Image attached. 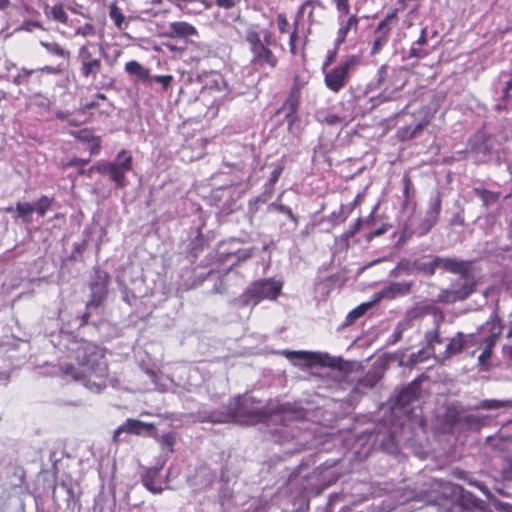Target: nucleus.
Masks as SVG:
<instances>
[{"label":"nucleus","instance_id":"obj_1","mask_svg":"<svg viewBox=\"0 0 512 512\" xmlns=\"http://www.w3.org/2000/svg\"><path fill=\"white\" fill-rule=\"evenodd\" d=\"M59 367L65 376L82 381L85 387L97 393L107 386L109 367L105 359V349L94 342L85 339L71 340Z\"/></svg>","mask_w":512,"mask_h":512},{"label":"nucleus","instance_id":"obj_2","mask_svg":"<svg viewBox=\"0 0 512 512\" xmlns=\"http://www.w3.org/2000/svg\"><path fill=\"white\" fill-rule=\"evenodd\" d=\"M244 39L248 43L251 53L250 63L254 67H269L273 69L277 66L278 58L270 48L274 43L273 35L270 31L265 30L263 38H261L260 25L249 24L245 30Z\"/></svg>","mask_w":512,"mask_h":512},{"label":"nucleus","instance_id":"obj_3","mask_svg":"<svg viewBox=\"0 0 512 512\" xmlns=\"http://www.w3.org/2000/svg\"><path fill=\"white\" fill-rule=\"evenodd\" d=\"M132 169L133 156L129 150L122 149L117 153L114 161L100 160L88 170L80 167L78 174L91 177V173L96 171L102 175H107L117 189H123L128 185L126 174Z\"/></svg>","mask_w":512,"mask_h":512},{"label":"nucleus","instance_id":"obj_4","mask_svg":"<svg viewBox=\"0 0 512 512\" xmlns=\"http://www.w3.org/2000/svg\"><path fill=\"white\" fill-rule=\"evenodd\" d=\"M282 287V282L270 278L253 281L240 295V305L245 307L250 303L257 305L263 300H276Z\"/></svg>","mask_w":512,"mask_h":512},{"label":"nucleus","instance_id":"obj_5","mask_svg":"<svg viewBox=\"0 0 512 512\" xmlns=\"http://www.w3.org/2000/svg\"><path fill=\"white\" fill-rule=\"evenodd\" d=\"M252 402L247 399L237 400L234 407H229L227 414L223 417L213 420L218 423L236 422L246 425H254L267 418V412L264 409L251 407Z\"/></svg>","mask_w":512,"mask_h":512},{"label":"nucleus","instance_id":"obj_6","mask_svg":"<svg viewBox=\"0 0 512 512\" xmlns=\"http://www.w3.org/2000/svg\"><path fill=\"white\" fill-rule=\"evenodd\" d=\"M110 280L111 277L107 271L99 266L93 267V273L88 282L90 298L85 305L86 310L97 309L104 304L109 293Z\"/></svg>","mask_w":512,"mask_h":512},{"label":"nucleus","instance_id":"obj_7","mask_svg":"<svg viewBox=\"0 0 512 512\" xmlns=\"http://www.w3.org/2000/svg\"><path fill=\"white\" fill-rule=\"evenodd\" d=\"M301 87L299 78L295 77L289 96L274 115L275 124L285 128H292L296 124V113L300 104Z\"/></svg>","mask_w":512,"mask_h":512},{"label":"nucleus","instance_id":"obj_8","mask_svg":"<svg viewBox=\"0 0 512 512\" xmlns=\"http://www.w3.org/2000/svg\"><path fill=\"white\" fill-rule=\"evenodd\" d=\"M76 59L80 64V75L85 79L96 80L103 65L100 52L97 53L95 45L92 42H87L80 46Z\"/></svg>","mask_w":512,"mask_h":512},{"label":"nucleus","instance_id":"obj_9","mask_svg":"<svg viewBox=\"0 0 512 512\" xmlns=\"http://www.w3.org/2000/svg\"><path fill=\"white\" fill-rule=\"evenodd\" d=\"M53 199L47 195H42L35 203L17 202L15 208L7 206L3 209L6 213H15L14 219H21L25 224L32 221V214L36 212L40 217H44L50 210Z\"/></svg>","mask_w":512,"mask_h":512},{"label":"nucleus","instance_id":"obj_10","mask_svg":"<svg viewBox=\"0 0 512 512\" xmlns=\"http://www.w3.org/2000/svg\"><path fill=\"white\" fill-rule=\"evenodd\" d=\"M360 59L357 55H350L336 67L325 73L324 82L327 88L335 93L346 85L350 71L356 67Z\"/></svg>","mask_w":512,"mask_h":512},{"label":"nucleus","instance_id":"obj_11","mask_svg":"<svg viewBox=\"0 0 512 512\" xmlns=\"http://www.w3.org/2000/svg\"><path fill=\"white\" fill-rule=\"evenodd\" d=\"M489 334L485 336L479 349L481 353L478 356V365L482 371H488L491 368L490 360L492 357L493 349L503 332L504 326L501 320L495 318L486 323Z\"/></svg>","mask_w":512,"mask_h":512},{"label":"nucleus","instance_id":"obj_12","mask_svg":"<svg viewBox=\"0 0 512 512\" xmlns=\"http://www.w3.org/2000/svg\"><path fill=\"white\" fill-rule=\"evenodd\" d=\"M197 81L201 85L200 98L203 100L206 95L220 93L226 88L223 76L216 71L203 72L198 75Z\"/></svg>","mask_w":512,"mask_h":512},{"label":"nucleus","instance_id":"obj_13","mask_svg":"<svg viewBox=\"0 0 512 512\" xmlns=\"http://www.w3.org/2000/svg\"><path fill=\"white\" fill-rule=\"evenodd\" d=\"M128 433L136 436L152 435L155 433L153 423H145L138 419L128 418L121 426H119L113 434V440L117 443L120 441V435Z\"/></svg>","mask_w":512,"mask_h":512},{"label":"nucleus","instance_id":"obj_14","mask_svg":"<svg viewBox=\"0 0 512 512\" xmlns=\"http://www.w3.org/2000/svg\"><path fill=\"white\" fill-rule=\"evenodd\" d=\"M359 21L360 18L355 14H338L337 22L339 24V28L334 42L336 48H339V46L345 42L350 31H354L355 33L357 32Z\"/></svg>","mask_w":512,"mask_h":512},{"label":"nucleus","instance_id":"obj_15","mask_svg":"<svg viewBox=\"0 0 512 512\" xmlns=\"http://www.w3.org/2000/svg\"><path fill=\"white\" fill-rule=\"evenodd\" d=\"M463 339V332H457L453 337L448 339L445 350L438 356H435V359L440 364H444L446 360H449L453 356L462 353L465 350Z\"/></svg>","mask_w":512,"mask_h":512},{"label":"nucleus","instance_id":"obj_16","mask_svg":"<svg viewBox=\"0 0 512 512\" xmlns=\"http://www.w3.org/2000/svg\"><path fill=\"white\" fill-rule=\"evenodd\" d=\"M161 468L152 467L141 476L142 485L153 494H160L164 491L160 481Z\"/></svg>","mask_w":512,"mask_h":512},{"label":"nucleus","instance_id":"obj_17","mask_svg":"<svg viewBox=\"0 0 512 512\" xmlns=\"http://www.w3.org/2000/svg\"><path fill=\"white\" fill-rule=\"evenodd\" d=\"M92 130H77L73 133L76 139H78L84 149H87L90 156L99 154L101 150V139L91 133Z\"/></svg>","mask_w":512,"mask_h":512},{"label":"nucleus","instance_id":"obj_18","mask_svg":"<svg viewBox=\"0 0 512 512\" xmlns=\"http://www.w3.org/2000/svg\"><path fill=\"white\" fill-rule=\"evenodd\" d=\"M287 358L302 361L306 367L326 366L324 357L317 352L311 351H289L286 353Z\"/></svg>","mask_w":512,"mask_h":512},{"label":"nucleus","instance_id":"obj_19","mask_svg":"<svg viewBox=\"0 0 512 512\" xmlns=\"http://www.w3.org/2000/svg\"><path fill=\"white\" fill-rule=\"evenodd\" d=\"M412 286V282H391L388 286L382 289L381 296L386 299H394L398 296H404L411 291Z\"/></svg>","mask_w":512,"mask_h":512},{"label":"nucleus","instance_id":"obj_20","mask_svg":"<svg viewBox=\"0 0 512 512\" xmlns=\"http://www.w3.org/2000/svg\"><path fill=\"white\" fill-rule=\"evenodd\" d=\"M420 390V381L413 380L411 383H409L405 388H403L398 396H397V403L401 406L409 405L411 402H413L419 394Z\"/></svg>","mask_w":512,"mask_h":512},{"label":"nucleus","instance_id":"obj_21","mask_svg":"<svg viewBox=\"0 0 512 512\" xmlns=\"http://www.w3.org/2000/svg\"><path fill=\"white\" fill-rule=\"evenodd\" d=\"M444 316L441 314L440 319L436 322L435 327L425 332L424 338L426 341L425 349L430 351L435 358V345L442 343L440 323L443 321Z\"/></svg>","mask_w":512,"mask_h":512},{"label":"nucleus","instance_id":"obj_22","mask_svg":"<svg viewBox=\"0 0 512 512\" xmlns=\"http://www.w3.org/2000/svg\"><path fill=\"white\" fill-rule=\"evenodd\" d=\"M125 71L129 75H135L139 80L143 82L150 81V71L139 62L131 60L126 63Z\"/></svg>","mask_w":512,"mask_h":512},{"label":"nucleus","instance_id":"obj_23","mask_svg":"<svg viewBox=\"0 0 512 512\" xmlns=\"http://www.w3.org/2000/svg\"><path fill=\"white\" fill-rule=\"evenodd\" d=\"M171 33L177 37H189L197 34L196 28L184 21H177L170 24Z\"/></svg>","mask_w":512,"mask_h":512},{"label":"nucleus","instance_id":"obj_24","mask_svg":"<svg viewBox=\"0 0 512 512\" xmlns=\"http://www.w3.org/2000/svg\"><path fill=\"white\" fill-rule=\"evenodd\" d=\"M436 264L438 268H442L445 271L451 272V273H460L464 270V264L461 261H458L455 258H443V257H436Z\"/></svg>","mask_w":512,"mask_h":512},{"label":"nucleus","instance_id":"obj_25","mask_svg":"<svg viewBox=\"0 0 512 512\" xmlns=\"http://www.w3.org/2000/svg\"><path fill=\"white\" fill-rule=\"evenodd\" d=\"M206 245L205 237L201 231V229L197 230L196 236L190 241L187 251L188 253L197 258L199 254L204 250Z\"/></svg>","mask_w":512,"mask_h":512},{"label":"nucleus","instance_id":"obj_26","mask_svg":"<svg viewBox=\"0 0 512 512\" xmlns=\"http://www.w3.org/2000/svg\"><path fill=\"white\" fill-rule=\"evenodd\" d=\"M109 17L119 30H125L128 27L129 22L116 3L110 4Z\"/></svg>","mask_w":512,"mask_h":512},{"label":"nucleus","instance_id":"obj_27","mask_svg":"<svg viewBox=\"0 0 512 512\" xmlns=\"http://www.w3.org/2000/svg\"><path fill=\"white\" fill-rule=\"evenodd\" d=\"M376 37L373 41L371 55L378 54L381 49L388 43L390 37V29L377 30L375 29Z\"/></svg>","mask_w":512,"mask_h":512},{"label":"nucleus","instance_id":"obj_28","mask_svg":"<svg viewBox=\"0 0 512 512\" xmlns=\"http://www.w3.org/2000/svg\"><path fill=\"white\" fill-rule=\"evenodd\" d=\"M475 290V284L470 281H465V283L458 289L451 292V300L452 301H462L467 299Z\"/></svg>","mask_w":512,"mask_h":512},{"label":"nucleus","instance_id":"obj_29","mask_svg":"<svg viewBox=\"0 0 512 512\" xmlns=\"http://www.w3.org/2000/svg\"><path fill=\"white\" fill-rule=\"evenodd\" d=\"M40 45L46 49V51L54 56L61 57V58H69L70 52L63 48L59 43L57 42H48V41H40Z\"/></svg>","mask_w":512,"mask_h":512},{"label":"nucleus","instance_id":"obj_30","mask_svg":"<svg viewBox=\"0 0 512 512\" xmlns=\"http://www.w3.org/2000/svg\"><path fill=\"white\" fill-rule=\"evenodd\" d=\"M485 336L486 335H483L482 330H478L475 333H469V334L463 333V338H464L463 342H464L465 350L473 348V347L479 348L482 344V341H484Z\"/></svg>","mask_w":512,"mask_h":512},{"label":"nucleus","instance_id":"obj_31","mask_svg":"<svg viewBox=\"0 0 512 512\" xmlns=\"http://www.w3.org/2000/svg\"><path fill=\"white\" fill-rule=\"evenodd\" d=\"M473 191L482 200L484 206H488L492 203H495L500 196L499 193L492 192L483 187H475Z\"/></svg>","mask_w":512,"mask_h":512},{"label":"nucleus","instance_id":"obj_32","mask_svg":"<svg viewBox=\"0 0 512 512\" xmlns=\"http://www.w3.org/2000/svg\"><path fill=\"white\" fill-rule=\"evenodd\" d=\"M107 45H104V44H100L99 45V52H100V55H101V58L104 59L106 65H108L109 67H113L117 61H118V58L120 57L121 55V50L118 49V48H115L112 53H108L105 49Z\"/></svg>","mask_w":512,"mask_h":512},{"label":"nucleus","instance_id":"obj_33","mask_svg":"<svg viewBox=\"0 0 512 512\" xmlns=\"http://www.w3.org/2000/svg\"><path fill=\"white\" fill-rule=\"evenodd\" d=\"M373 220L374 217L372 214H370V216L365 220L357 218L354 224L351 225L349 229L344 232V239H351L359 232L363 225H370L373 222Z\"/></svg>","mask_w":512,"mask_h":512},{"label":"nucleus","instance_id":"obj_34","mask_svg":"<svg viewBox=\"0 0 512 512\" xmlns=\"http://www.w3.org/2000/svg\"><path fill=\"white\" fill-rule=\"evenodd\" d=\"M414 266L418 271L423 272L427 276L434 275L436 269L438 268L436 264V257H434L433 260L430 262H423L421 260H417L414 262Z\"/></svg>","mask_w":512,"mask_h":512},{"label":"nucleus","instance_id":"obj_35","mask_svg":"<svg viewBox=\"0 0 512 512\" xmlns=\"http://www.w3.org/2000/svg\"><path fill=\"white\" fill-rule=\"evenodd\" d=\"M371 307V303H363L353 309L349 314L347 315L346 321L348 324L354 323L357 319L362 317L366 311Z\"/></svg>","mask_w":512,"mask_h":512},{"label":"nucleus","instance_id":"obj_36","mask_svg":"<svg viewBox=\"0 0 512 512\" xmlns=\"http://www.w3.org/2000/svg\"><path fill=\"white\" fill-rule=\"evenodd\" d=\"M49 14L54 20L60 23L67 24L68 22V15L64 11L62 4H56L51 7Z\"/></svg>","mask_w":512,"mask_h":512},{"label":"nucleus","instance_id":"obj_37","mask_svg":"<svg viewBox=\"0 0 512 512\" xmlns=\"http://www.w3.org/2000/svg\"><path fill=\"white\" fill-rule=\"evenodd\" d=\"M494 507H495L496 512H512V505L509 503L496 502ZM462 512H493V511L488 510L484 507H479V508H476L475 510L465 509Z\"/></svg>","mask_w":512,"mask_h":512},{"label":"nucleus","instance_id":"obj_38","mask_svg":"<svg viewBox=\"0 0 512 512\" xmlns=\"http://www.w3.org/2000/svg\"><path fill=\"white\" fill-rule=\"evenodd\" d=\"M319 121L322 124H326L329 126H338L343 125V119L338 117L336 114L333 113H325L322 115H319Z\"/></svg>","mask_w":512,"mask_h":512},{"label":"nucleus","instance_id":"obj_39","mask_svg":"<svg viewBox=\"0 0 512 512\" xmlns=\"http://www.w3.org/2000/svg\"><path fill=\"white\" fill-rule=\"evenodd\" d=\"M403 183V196H404V204L406 205L411 197V193L413 191V183L408 173H405L402 178Z\"/></svg>","mask_w":512,"mask_h":512},{"label":"nucleus","instance_id":"obj_40","mask_svg":"<svg viewBox=\"0 0 512 512\" xmlns=\"http://www.w3.org/2000/svg\"><path fill=\"white\" fill-rule=\"evenodd\" d=\"M461 415L455 408H448L444 414V421L453 427L460 422Z\"/></svg>","mask_w":512,"mask_h":512},{"label":"nucleus","instance_id":"obj_41","mask_svg":"<svg viewBox=\"0 0 512 512\" xmlns=\"http://www.w3.org/2000/svg\"><path fill=\"white\" fill-rule=\"evenodd\" d=\"M269 210H275L279 213L285 214L289 219L296 221V217L292 211V209L284 204L279 203H271L268 206Z\"/></svg>","mask_w":512,"mask_h":512},{"label":"nucleus","instance_id":"obj_42","mask_svg":"<svg viewBox=\"0 0 512 512\" xmlns=\"http://www.w3.org/2000/svg\"><path fill=\"white\" fill-rule=\"evenodd\" d=\"M392 226L388 223H383L379 228L367 233L365 235V240L367 242H371L374 238L380 237L385 234Z\"/></svg>","mask_w":512,"mask_h":512},{"label":"nucleus","instance_id":"obj_43","mask_svg":"<svg viewBox=\"0 0 512 512\" xmlns=\"http://www.w3.org/2000/svg\"><path fill=\"white\" fill-rule=\"evenodd\" d=\"M490 138L483 139L481 143H474L472 145V150L476 153L487 154L490 153L493 149L492 145L489 143Z\"/></svg>","mask_w":512,"mask_h":512},{"label":"nucleus","instance_id":"obj_44","mask_svg":"<svg viewBox=\"0 0 512 512\" xmlns=\"http://www.w3.org/2000/svg\"><path fill=\"white\" fill-rule=\"evenodd\" d=\"M398 9H394L392 12L388 13L385 18L378 23L377 30L390 29V23L397 19Z\"/></svg>","mask_w":512,"mask_h":512},{"label":"nucleus","instance_id":"obj_45","mask_svg":"<svg viewBox=\"0 0 512 512\" xmlns=\"http://www.w3.org/2000/svg\"><path fill=\"white\" fill-rule=\"evenodd\" d=\"M308 8H312V10H315L316 8H319L320 10L325 9L323 3L320 0H307L299 8L298 14H304Z\"/></svg>","mask_w":512,"mask_h":512},{"label":"nucleus","instance_id":"obj_46","mask_svg":"<svg viewBox=\"0 0 512 512\" xmlns=\"http://www.w3.org/2000/svg\"><path fill=\"white\" fill-rule=\"evenodd\" d=\"M96 34V28L91 23H86L83 26L79 27L75 35H79L82 37H92Z\"/></svg>","mask_w":512,"mask_h":512},{"label":"nucleus","instance_id":"obj_47","mask_svg":"<svg viewBox=\"0 0 512 512\" xmlns=\"http://www.w3.org/2000/svg\"><path fill=\"white\" fill-rule=\"evenodd\" d=\"M159 442L162 446L168 448L170 452H173V447L175 444V435L172 432L165 433L161 435Z\"/></svg>","mask_w":512,"mask_h":512},{"label":"nucleus","instance_id":"obj_48","mask_svg":"<svg viewBox=\"0 0 512 512\" xmlns=\"http://www.w3.org/2000/svg\"><path fill=\"white\" fill-rule=\"evenodd\" d=\"M151 80L161 84L163 89L167 90L173 80V77L171 75H156L153 77L150 76V81Z\"/></svg>","mask_w":512,"mask_h":512},{"label":"nucleus","instance_id":"obj_49","mask_svg":"<svg viewBox=\"0 0 512 512\" xmlns=\"http://www.w3.org/2000/svg\"><path fill=\"white\" fill-rule=\"evenodd\" d=\"M336 6L338 14H350L349 0H332Z\"/></svg>","mask_w":512,"mask_h":512},{"label":"nucleus","instance_id":"obj_50","mask_svg":"<svg viewBox=\"0 0 512 512\" xmlns=\"http://www.w3.org/2000/svg\"><path fill=\"white\" fill-rule=\"evenodd\" d=\"M283 170H284L283 163H279V164H277L275 166V168L271 172V175H270V178H269V183L271 185H274L279 180Z\"/></svg>","mask_w":512,"mask_h":512},{"label":"nucleus","instance_id":"obj_51","mask_svg":"<svg viewBox=\"0 0 512 512\" xmlns=\"http://www.w3.org/2000/svg\"><path fill=\"white\" fill-rule=\"evenodd\" d=\"M89 162H90V157L87 158V159H82V158L74 157L71 160H69L67 163L63 164V168H67V167H84Z\"/></svg>","mask_w":512,"mask_h":512},{"label":"nucleus","instance_id":"obj_52","mask_svg":"<svg viewBox=\"0 0 512 512\" xmlns=\"http://www.w3.org/2000/svg\"><path fill=\"white\" fill-rule=\"evenodd\" d=\"M277 25H278V29H279V32L280 33H286L287 32V29H288V26H289V23L287 21V18L285 16V14L283 13H279L277 15Z\"/></svg>","mask_w":512,"mask_h":512},{"label":"nucleus","instance_id":"obj_53","mask_svg":"<svg viewBox=\"0 0 512 512\" xmlns=\"http://www.w3.org/2000/svg\"><path fill=\"white\" fill-rule=\"evenodd\" d=\"M337 50H338V48H336V46H335L334 49L328 51L327 56H326V61L323 64V69H325L332 62H334V60L336 59V56H337Z\"/></svg>","mask_w":512,"mask_h":512},{"label":"nucleus","instance_id":"obj_54","mask_svg":"<svg viewBox=\"0 0 512 512\" xmlns=\"http://www.w3.org/2000/svg\"><path fill=\"white\" fill-rule=\"evenodd\" d=\"M512 97V79L506 81L505 87L503 88L502 98L508 101Z\"/></svg>","mask_w":512,"mask_h":512},{"label":"nucleus","instance_id":"obj_55","mask_svg":"<svg viewBox=\"0 0 512 512\" xmlns=\"http://www.w3.org/2000/svg\"><path fill=\"white\" fill-rule=\"evenodd\" d=\"M253 253H254V248H249L246 250H239L237 252V258L240 261H244V260L249 259L253 255Z\"/></svg>","mask_w":512,"mask_h":512},{"label":"nucleus","instance_id":"obj_56","mask_svg":"<svg viewBox=\"0 0 512 512\" xmlns=\"http://www.w3.org/2000/svg\"><path fill=\"white\" fill-rule=\"evenodd\" d=\"M218 7L224 9H231L235 6L236 0H215Z\"/></svg>","mask_w":512,"mask_h":512},{"label":"nucleus","instance_id":"obj_57","mask_svg":"<svg viewBox=\"0 0 512 512\" xmlns=\"http://www.w3.org/2000/svg\"><path fill=\"white\" fill-rule=\"evenodd\" d=\"M503 406V402L498 400H485L483 401V407L486 409H496Z\"/></svg>","mask_w":512,"mask_h":512},{"label":"nucleus","instance_id":"obj_58","mask_svg":"<svg viewBox=\"0 0 512 512\" xmlns=\"http://www.w3.org/2000/svg\"><path fill=\"white\" fill-rule=\"evenodd\" d=\"M298 36H297V32L296 30H294L291 34H290V37H289V47H290V52L295 55L296 54V40H297Z\"/></svg>","mask_w":512,"mask_h":512},{"label":"nucleus","instance_id":"obj_59","mask_svg":"<svg viewBox=\"0 0 512 512\" xmlns=\"http://www.w3.org/2000/svg\"><path fill=\"white\" fill-rule=\"evenodd\" d=\"M387 75V66L382 65L377 71V82L380 85Z\"/></svg>","mask_w":512,"mask_h":512},{"label":"nucleus","instance_id":"obj_60","mask_svg":"<svg viewBox=\"0 0 512 512\" xmlns=\"http://www.w3.org/2000/svg\"><path fill=\"white\" fill-rule=\"evenodd\" d=\"M229 17L234 21V22H238L239 24H242V25H245L247 27V25H249L250 23H247L242 15H241V12L238 11L237 13H231L229 15Z\"/></svg>","mask_w":512,"mask_h":512},{"label":"nucleus","instance_id":"obj_61","mask_svg":"<svg viewBox=\"0 0 512 512\" xmlns=\"http://www.w3.org/2000/svg\"><path fill=\"white\" fill-rule=\"evenodd\" d=\"M350 239H344V233L339 236V238L336 239V243L342 248L347 250L350 246L349 244Z\"/></svg>","mask_w":512,"mask_h":512},{"label":"nucleus","instance_id":"obj_62","mask_svg":"<svg viewBox=\"0 0 512 512\" xmlns=\"http://www.w3.org/2000/svg\"><path fill=\"white\" fill-rule=\"evenodd\" d=\"M426 31H427V29H426V28H423V29L421 30V34H420V36H419L418 40L416 41V43H417L418 45H424V44H426V42H427Z\"/></svg>","mask_w":512,"mask_h":512},{"label":"nucleus","instance_id":"obj_63","mask_svg":"<svg viewBox=\"0 0 512 512\" xmlns=\"http://www.w3.org/2000/svg\"><path fill=\"white\" fill-rule=\"evenodd\" d=\"M40 71L46 72L48 74H58L60 72L59 69H57L56 67H53V66H44V67L40 68Z\"/></svg>","mask_w":512,"mask_h":512},{"label":"nucleus","instance_id":"obj_64","mask_svg":"<svg viewBox=\"0 0 512 512\" xmlns=\"http://www.w3.org/2000/svg\"><path fill=\"white\" fill-rule=\"evenodd\" d=\"M90 316H91L90 312H88V311L84 312L83 315L81 316L80 326H86L89 323Z\"/></svg>","mask_w":512,"mask_h":512}]
</instances>
